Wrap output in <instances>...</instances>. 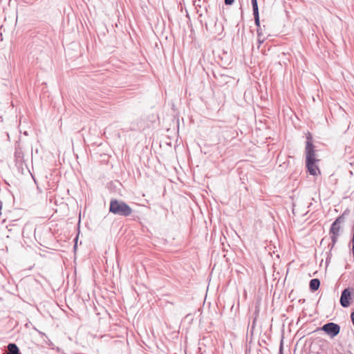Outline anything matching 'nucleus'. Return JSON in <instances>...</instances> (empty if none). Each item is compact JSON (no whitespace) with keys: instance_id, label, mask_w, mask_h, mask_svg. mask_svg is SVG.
Listing matches in <instances>:
<instances>
[{"instance_id":"f257e3e1","label":"nucleus","mask_w":354,"mask_h":354,"mask_svg":"<svg viewBox=\"0 0 354 354\" xmlns=\"http://www.w3.org/2000/svg\"><path fill=\"white\" fill-rule=\"evenodd\" d=\"M305 152L306 165L308 172L313 176L317 175L318 173H320L319 169L316 165L319 160L316 158L315 146L312 143V138L310 135L307 136Z\"/></svg>"},{"instance_id":"f03ea898","label":"nucleus","mask_w":354,"mask_h":354,"mask_svg":"<svg viewBox=\"0 0 354 354\" xmlns=\"http://www.w3.org/2000/svg\"><path fill=\"white\" fill-rule=\"evenodd\" d=\"M109 212L115 215L127 217L132 214L133 210L124 201L118 199H111L109 205Z\"/></svg>"},{"instance_id":"7ed1b4c3","label":"nucleus","mask_w":354,"mask_h":354,"mask_svg":"<svg viewBox=\"0 0 354 354\" xmlns=\"http://www.w3.org/2000/svg\"><path fill=\"white\" fill-rule=\"evenodd\" d=\"M320 329L327 334L330 338H334L340 332V326L334 322H328L324 324Z\"/></svg>"},{"instance_id":"20e7f679","label":"nucleus","mask_w":354,"mask_h":354,"mask_svg":"<svg viewBox=\"0 0 354 354\" xmlns=\"http://www.w3.org/2000/svg\"><path fill=\"white\" fill-rule=\"evenodd\" d=\"M351 293L349 288L344 289L341 294L339 302L342 307L347 308L350 305Z\"/></svg>"},{"instance_id":"39448f33","label":"nucleus","mask_w":354,"mask_h":354,"mask_svg":"<svg viewBox=\"0 0 354 354\" xmlns=\"http://www.w3.org/2000/svg\"><path fill=\"white\" fill-rule=\"evenodd\" d=\"M344 221V218L342 216L338 217L331 225L330 232L332 234L339 235L340 230V224Z\"/></svg>"},{"instance_id":"423d86ee","label":"nucleus","mask_w":354,"mask_h":354,"mask_svg":"<svg viewBox=\"0 0 354 354\" xmlns=\"http://www.w3.org/2000/svg\"><path fill=\"white\" fill-rule=\"evenodd\" d=\"M7 348L8 351L6 354H21L18 346L14 343H10Z\"/></svg>"},{"instance_id":"0eeeda50","label":"nucleus","mask_w":354,"mask_h":354,"mask_svg":"<svg viewBox=\"0 0 354 354\" xmlns=\"http://www.w3.org/2000/svg\"><path fill=\"white\" fill-rule=\"evenodd\" d=\"M320 281L318 279H313L310 280L309 286L312 291H316L319 289Z\"/></svg>"},{"instance_id":"6e6552de","label":"nucleus","mask_w":354,"mask_h":354,"mask_svg":"<svg viewBox=\"0 0 354 354\" xmlns=\"http://www.w3.org/2000/svg\"><path fill=\"white\" fill-rule=\"evenodd\" d=\"M254 18V23L255 25L257 26V28H261L260 25V19H259V13H253Z\"/></svg>"},{"instance_id":"1a4fd4ad","label":"nucleus","mask_w":354,"mask_h":354,"mask_svg":"<svg viewBox=\"0 0 354 354\" xmlns=\"http://www.w3.org/2000/svg\"><path fill=\"white\" fill-rule=\"evenodd\" d=\"M251 2L252 6L253 13L259 12L257 0H251Z\"/></svg>"},{"instance_id":"9d476101","label":"nucleus","mask_w":354,"mask_h":354,"mask_svg":"<svg viewBox=\"0 0 354 354\" xmlns=\"http://www.w3.org/2000/svg\"><path fill=\"white\" fill-rule=\"evenodd\" d=\"M338 236L339 235H334V234L332 235V236H331V241H332L331 248H333L334 245L337 242Z\"/></svg>"},{"instance_id":"9b49d317","label":"nucleus","mask_w":354,"mask_h":354,"mask_svg":"<svg viewBox=\"0 0 354 354\" xmlns=\"http://www.w3.org/2000/svg\"><path fill=\"white\" fill-rule=\"evenodd\" d=\"M257 36H258V37H261L263 35V30H262L261 27L257 28Z\"/></svg>"},{"instance_id":"f8f14e48","label":"nucleus","mask_w":354,"mask_h":354,"mask_svg":"<svg viewBox=\"0 0 354 354\" xmlns=\"http://www.w3.org/2000/svg\"><path fill=\"white\" fill-rule=\"evenodd\" d=\"M225 5H232L234 0H224Z\"/></svg>"},{"instance_id":"ddd939ff","label":"nucleus","mask_w":354,"mask_h":354,"mask_svg":"<svg viewBox=\"0 0 354 354\" xmlns=\"http://www.w3.org/2000/svg\"><path fill=\"white\" fill-rule=\"evenodd\" d=\"M351 319L353 324L354 325V311L351 315Z\"/></svg>"},{"instance_id":"4468645a","label":"nucleus","mask_w":354,"mask_h":354,"mask_svg":"<svg viewBox=\"0 0 354 354\" xmlns=\"http://www.w3.org/2000/svg\"><path fill=\"white\" fill-rule=\"evenodd\" d=\"M279 353L280 354H283V344H282V342H281V346H280V348H279Z\"/></svg>"},{"instance_id":"2eb2a0df","label":"nucleus","mask_w":354,"mask_h":354,"mask_svg":"<svg viewBox=\"0 0 354 354\" xmlns=\"http://www.w3.org/2000/svg\"><path fill=\"white\" fill-rule=\"evenodd\" d=\"M258 38H259L258 41H259V44H262L263 42V39L261 40V37H258Z\"/></svg>"},{"instance_id":"dca6fc26","label":"nucleus","mask_w":354,"mask_h":354,"mask_svg":"<svg viewBox=\"0 0 354 354\" xmlns=\"http://www.w3.org/2000/svg\"><path fill=\"white\" fill-rule=\"evenodd\" d=\"M352 242H353V248L354 249V234H353Z\"/></svg>"}]
</instances>
